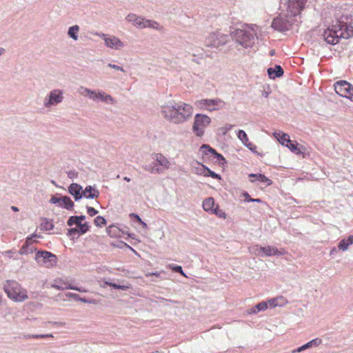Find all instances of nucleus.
<instances>
[{
  "mask_svg": "<svg viewBox=\"0 0 353 353\" xmlns=\"http://www.w3.org/2000/svg\"><path fill=\"white\" fill-rule=\"evenodd\" d=\"M211 213L214 214L219 217L224 216L225 215V213L221 210H219L218 207H216Z\"/></svg>",
  "mask_w": 353,
  "mask_h": 353,
  "instance_id": "49",
  "label": "nucleus"
},
{
  "mask_svg": "<svg viewBox=\"0 0 353 353\" xmlns=\"http://www.w3.org/2000/svg\"><path fill=\"white\" fill-rule=\"evenodd\" d=\"M11 209L13 211H14V212H18L19 211V208L17 207H16V206H14V205L11 207Z\"/></svg>",
  "mask_w": 353,
  "mask_h": 353,
  "instance_id": "59",
  "label": "nucleus"
},
{
  "mask_svg": "<svg viewBox=\"0 0 353 353\" xmlns=\"http://www.w3.org/2000/svg\"><path fill=\"white\" fill-rule=\"evenodd\" d=\"M35 260L38 265L50 268L55 264L57 256L48 251H38L35 254Z\"/></svg>",
  "mask_w": 353,
  "mask_h": 353,
  "instance_id": "8",
  "label": "nucleus"
},
{
  "mask_svg": "<svg viewBox=\"0 0 353 353\" xmlns=\"http://www.w3.org/2000/svg\"><path fill=\"white\" fill-rule=\"evenodd\" d=\"M229 36L221 33L220 32H214L210 33L205 39V45L207 47L219 48L225 45Z\"/></svg>",
  "mask_w": 353,
  "mask_h": 353,
  "instance_id": "5",
  "label": "nucleus"
},
{
  "mask_svg": "<svg viewBox=\"0 0 353 353\" xmlns=\"http://www.w3.org/2000/svg\"><path fill=\"white\" fill-rule=\"evenodd\" d=\"M273 135L281 145L285 146L291 141L288 134L280 130L274 132Z\"/></svg>",
  "mask_w": 353,
  "mask_h": 353,
  "instance_id": "24",
  "label": "nucleus"
},
{
  "mask_svg": "<svg viewBox=\"0 0 353 353\" xmlns=\"http://www.w3.org/2000/svg\"><path fill=\"white\" fill-rule=\"evenodd\" d=\"M65 296L68 298H73L74 299L78 301V299L79 298V295L77 294H74L72 292H68L65 294Z\"/></svg>",
  "mask_w": 353,
  "mask_h": 353,
  "instance_id": "51",
  "label": "nucleus"
},
{
  "mask_svg": "<svg viewBox=\"0 0 353 353\" xmlns=\"http://www.w3.org/2000/svg\"><path fill=\"white\" fill-rule=\"evenodd\" d=\"M139 223L142 225V227L143 228H147V224L145 222L143 221V223Z\"/></svg>",
  "mask_w": 353,
  "mask_h": 353,
  "instance_id": "62",
  "label": "nucleus"
},
{
  "mask_svg": "<svg viewBox=\"0 0 353 353\" xmlns=\"http://www.w3.org/2000/svg\"><path fill=\"white\" fill-rule=\"evenodd\" d=\"M123 179H124L125 181H128V182L130 181V179L129 177H128V176H125V177L123 178Z\"/></svg>",
  "mask_w": 353,
  "mask_h": 353,
  "instance_id": "64",
  "label": "nucleus"
},
{
  "mask_svg": "<svg viewBox=\"0 0 353 353\" xmlns=\"http://www.w3.org/2000/svg\"><path fill=\"white\" fill-rule=\"evenodd\" d=\"M68 192L74 196L76 201L83 198V188L78 183H73L70 184L68 187Z\"/></svg>",
  "mask_w": 353,
  "mask_h": 353,
  "instance_id": "16",
  "label": "nucleus"
},
{
  "mask_svg": "<svg viewBox=\"0 0 353 353\" xmlns=\"http://www.w3.org/2000/svg\"><path fill=\"white\" fill-rule=\"evenodd\" d=\"M106 231L108 235L111 237H117L119 234V228L114 225H110L107 228Z\"/></svg>",
  "mask_w": 353,
  "mask_h": 353,
  "instance_id": "40",
  "label": "nucleus"
},
{
  "mask_svg": "<svg viewBox=\"0 0 353 353\" xmlns=\"http://www.w3.org/2000/svg\"><path fill=\"white\" fill-rule=\"evenodd\" d=\"M282 252L279 251L276 248L272 246L260 247L259 254L263 256H271L276 255H281Z\"/></svg>",
  "mask_w": 353,
  "mask_h": 353,
  "instance_id": "20",
  "label": "nucleus"
},
{
  "mask_svg": "<svg viewBox=\"0 0 353 353\" xmlns=\"http://www.w3.org/2000/svg\"><path fill=\"white\" fill-rule=\"evenodd\" d=\"M32 339H45V334H32Z\"/></svg>",
  "mask_w": 353,
  "mask_h": 353,
  "instance_id": "55",
  "label": "nucleus"
},
{
  "mask_svg": "<svg viewBox=\"0 0 353 353\" xmlns=\"http://www.w3.org/2000/svg\"><path fill=\"white\" fill-rule=\"evenodd\" d=\"M74 290L79 291L80 292H87V290L80 288H78V287H77L76 288H74Z\"/></svg>",
  "mask_w": 353,
  "mask_h": 353,
  "instance_id": "56",
  "label": "nucleus"
},
{
  "mask_svg": "<svg viewBox=\"0 0 353 353\" xmlns=\"http://www.w3.org/2000/svg\"><path fill=\"white\" fill-rule=\"evenodd\" d=\"M268 308V303L265 301H262L257 305H255V307L250 309L249 313L250 314H256L260 311H264Z\"/></svg>",
  "mask_w": 353,
  "mask_h": 353,
  "instance_id": "33",
  "label": "nucleus"
},
{
  "mask_svg": "<svg viewBox=\"0 0 353 353\" xmlns=\"http://www.w3.org/2000/svg\"><path fill=\"white\" fill-rule=\"evenodd\" d=\"M78 93L85 97H88L94 102H99V90H90L88 88L81 86L78 89Z\"/></svg>",
  "mask_w": 353,
  "mask_h": 353,
  "instance_id": "14",
  "label": "nucleus"
},
{
  "mask_svg": "<svg viewBox=\"0 0 353 353\" xmlns=\"http://www.w3.org/2000/svg\"><path fill=\"white\" fill-rule=\"evenodd\" d=\"M143 23H144V28H150L154 30H160V28H161L159 23L153 20L145 19Z\"/></svg>",
  "mask_w": 353,
  "mask_h": 353,
  "instance_id": "36",
  "label": "nucleus"
},
{
  "mask_svg": "<svg viewBox=\"0 0 353 353\" xmlns=\"http://www.w3.org/2000/svg\"><path fill=\"white\" fill-rule=\"evenodd\" d=\"M59 207L71 210L74 207V203L69 196H61V203H60Z\"/></svg>",
  "mask_w": 353,
  "mask_h": 353,
  "instance_id": "29",
  "label": "nucleus"
},
{
  "mask_svg": "<svg viewBox=\"0 0 353 353\" xmlns=\"http://www.w3.org/2000/svg\"><path fill=\"white\" fill-rule=\"evenodd\" d=\"M285 147L289 148L296 154H299L301 153V150L298 148V143L296 141H290L288 144L285 145Z\"/></svg>",
  "mask_w": 353,
  "mask_h": 353,
  "instance_id": "35",
  "label": "nucleus"
},
{
  "mask_svg": "<svg viewBox=\"0 0 353 353\" xmlns=\"http://www.w3.org/2000/svg\"><path fill=\"white\" fill-rule=\"evenodd\" d=\"M107 66L110 68H112L114 70L121 71L123 72H125V70L122 67L119 66V65H115V64L108 63Z\"/></svg>",
  "mask_w": 353,
  "mask_h": 353,
  "instance_id": "48",
  "label": "nucleus"
},
{
  "mask_svg": "<svg viewBox=\"0 0 353 353\" xmlns=\"http://www.w3.org/2000/svg\"><path fill=\"white\" fill-rule=\"evenodd\" d=\"M78 301H81L83 303H88V300L85 298H81L80 296L78 299Z\"/></svg>",
  "mask_w": 353,
  "mask_h": 353,
  "instance_id": "57",
  "label": "nucleus"
},
{
  "mask_svg": "<svg viewBox=\"0 0 353 353\" xmlns=\"http://www.w3.org/2000/svg\"><path fill=\"white\" fill-rule=\"evenodd\" d=\"M33 237H40V236H37L36 234H32L30 236L26 238V242L24 243L30 245L32 243V239Z\"/></svg>",
  "mask_w": 353,
  "mask_h": 353,
  "instance_id": "52",
  "label": "nucleus"
},
{
  "mask_svg": "<svg viewBox=\"0 0 353 353\" xmlns=\"http://www.w3.org/2000/svg\"><path fill=\"white\" fill-rule=\"evenodd\" d=\"M95 35L101 37L104 40L105 46L112 50H119L125 46L124 43L115 36L99 32H96Z\"/></svg>",
  "mask_w": 353,
  "mask_h": 353,
  "instance_id": "11",
  "label": "nucleus"
},
{
  "mask_svg": "<svg viewBox=\"0 0 353 353\" xmlns=\"http://www.w3.org/2000/svg\"><path fill=\"white\" fill-rule=\"evenodd\" d=\"M79 30V27L77 25L72 26L69 28L68 31V36L74 39V41H77L78 39V32Z\"/></svg>",
  "mask_w": 353,
  "mask_h": 353,
  "instance_id": "34",
  "label": "nucleus"
},
{
  "mask_svg": "<svg viewBox=\"0 0 353 353\" xmlns=\"http://www.w3.org/2000/svg\"><path fill=\"white\" fill-rule=\"evenodd\" d=\"M152 158L157 164V167L163 170H168L170 168V163L168 159L161 154H152Z\"/></svg>",
  "mask_w": 353,
  "mask_h": 353,
  "instance_id": "15",
  "label": "nucleus"
},
{
  "mask_svg": "<svg viewBox=\"0 0 353 353\" xmlns=\"http://www.w3.org/2000/svg\"><path fill=\"white\" fill-rule=\"evenodd\" d=\"M250 178H254V179L250 180L251 182H254L255 181H259L261 183H266L268 185H270L272 184V181L269 179L268 177H266L263 174H249Z\"/></svg>",
  "mask_w": 353,
  "mask_h": 353,
  "instance_id": "26",
  "label": "nucleus"
},
{
  "mask_svg": "<svg viewBox=\"0 0 353 353\" xmlns=\"http://www.w3.org/2000/svg\"><path fill=\"white\" fill-rule=\"evenodd\" d=\"M336 92L353 102V86L346 81H339L334 85Z\"/></svg>",
  "mask_w": 353,
  "mask_h": 353,
  "instance_id": "7",
  "label": "nucleus"
},
{
  "mask_svg": "<svg viewBox=\"0 0 353 353\" xmlns=\"http://www.w3.org/2000/svg\"><path fill=\"white\" fill-rule=\"evenodd\" d=\"M161 112L168 121L179 124L188 121L193 113V108L190 104L183 101H172L161 107Z\"/></svg>",
  "mask_w": 353,
  "mask_h": 353,
  "instance_id": "1",
  "label": "nucleus"
},
{
  "mask_svg": "<svg viewBox=\"0 0 353 353\" xmlns=\"http://www.w3.org/2000/svg\"><path fill=\"white\" fill-rule=\"evenodd\" d=\"M252 202H257V203H261L262 201L260 199H253Z\"/></svg>",
  "mask_w": 353,
  "mask_h": 353,
  "instance_id": "61",
  "label": "nucleus"
},
{
  "mask_svg": "<svg viewBox=\"0 0 353 353\" xmlns=\"http://www.w3.org/2000/svg\"><path fill=\"white\" fill-rule=\"evenodd\" d=\"M41 230L50 231L54 228V224L52 220H49L46 218L42 219V222L40 225Z\"/></svg>",
  "mask_w": 353,
  "mask_h": 353,
  "instance_id": "32",
  "label": "nucleus"
},
{
  "mask_svg": "<svg viewBox=\"0 0 353 353\" xmlns=\"http://www.w3.org/2000/svg\"><path fill=\"white\" fill-rule=\"evenodd\" d=\"M243 196L244 197V201L245 202H252L253 201V199L251 198V196L247 192L243 193Z\"/></svg>",
  "mask_w": 353,
  "mask_h": 353,
  "instance_id": "50",
  "label": "nucleus"
},
{
  "mask_svg": "<svg viewBox=\"0 0 353 353\" xmlns=\"http://www.w3.org/2000/svg\"><path fill=\"white\" fill-rule=\"evenodd\" d=\"M211 119L202 114H196L194 117V121L192 126L194 132L198 137H202L204 134V129L209 125Z\"/></svg>",
  "mask_w": 353,
  "mask_h": 353,
  "instance_id": "6",
  "label": "nucleus"
},
{
  "mask_svg": "<svg viewBox=\"0 0 353 353\" xmlns=\"http://www.w3.org/2000/svg\"><path fill=\"white\" fill-rule=\"evenodd\" d=\"M237 137L243 143V144L245 146H246L249 150L253 151L256 148V146L254 145L249 142L248 135L244 130H239L237 132Z\"/></svg>",
  "mask_w": 353,
  "mask_h": 353,
  "instance_id": "21",
  "label": "nucleus"
},
{
  "mask_svg": "<svg viewBox=\"0 0 353 353\" xmlns=\"http://www.w3.org/2000/svg\"><path fill=\"white\" fill-rule=\"evenodd\" d=\"M130 216L134 217L135 220L137 222L143 223V221L141 220V219L140 218V216L139 215L132 213L130 214Z\"/></svg>",
  "mask_w": 353,
  "mask_h": 353,
  "instance_id": "54",
  "label": "nucleus"
},
{
  "mask_svg": "<svg viewBox=\"0 0 353 353\" xmlns=\"http://www.w3.org/2000/svg\"><path fill=\"white\" fill-rule=\"evenodd\" d=\"M58 195V194L52 195L49 202L52 204H57L59 207V204L61 203V197H59Z\"/></svg>",
  "mask_w": 353,
  "mask_h": 353,
  "instance_id": "45",
  "label": "nucleus"
},
{
  "mask_svg": "<svg viewBox=\"0 0 353 353\" xmlns=\"http://www.w3.org/2000/svg\"><path fill=\"white\" fill-rule=\"evenodd\" d=\"M99 101L108 104H114L115 103L114 98L111 95L101 90H99Z\"/></svg>",
  "mask_w": 353,
  "mask_h": 353,
  "instance_id": "27",
  "label": "nucleus"
},
{
  "mask_svg": "<svg viewBox=\"0 0 353 353\" xmlns=\"http://www.w3.org/2000/svg\"><path fill=\"white\" fill-rule=\"evenodd\" d=\"M203 208L206 212H212L214 208V200L212 197L205 199L203 202Z\"/></svg>",
  "mask_w": 353,
  "mask_h": 353,
  "instance_id": "31",
  "label": "nucleus"
},
{
  "mask_svg": "<svg viewBox=\"0 0 353 353\" xmlns=\"http://www.w3.org/2000/svg\"><path fill=\"white\" fill-rule=\"evenodd\" d=\"M268 74L272 79L276 77H280L283 74V70L279 65H276L274 68H270L268 69Z\"/></svg>",
  "mask_w": 353,
  "mask_h": 353,
  "instance_id": "23",
  "label": "nucleus"
},
{
  "mask_svg": "<svg viewBox=\"0 0 353 353\" xmlns=\"http://www.w3.org/2000/svg\"><path fill=\"white\" fill-rule=\"evenodd\" d=\"M34 251V248L30 246V245L28 243H24L23 246L19 250L20 254H28L32 253Z\"/></svg>",
  "mask_w": 353,
  "mask_h": 353,
  "instance_id": "38",
  "label": "nucleus"
},
{
  "mask_svg": "<svg viewBox=\"0 0 353 353\" xmlns=\"http://www.w3.org/2000/svg\"><path fill=\"white\" fill-rule=\"evenodd\" d=\"M200 174H203L205 176H211L213 179H221V176L219 174H216L214 172L212 171L204 165H201V168L200 169Z\"/></svg>",
  "mask_w": 353,
  "mask_h": 353,
  "instance_id": "28",
  "label": "nucleus"
},
{
  "mask_svg": "<svg viewBox=\"0 0 353 353\" xmlns=\"http://www.w3.org/2000/svg\"><path fill=\"white\" fill-rule=\"evenodd\" d=\"M283 296L277 297V298L270 299L268 301V303L272 307H276V306H282L283 303H279V301H283Z\"/></svg>",
  "mask_w": 353,
  "mask_h": 353,
  "instance_id": "41",
  "label": "nucleus"
},
{
  "mask_svg": "<svg viewBox=\"0 0 353 353\" xmlns=\"http://www.w3.org/2000/svg\"><path fill=\"white\" fill-rule=\"evenodd\" d=\"M73 225H76V228H79L78 230L81 234L86 233L90 229V225L86 222L82 223L81 221H78V222L75 221V223H73Z\"/></svg>",
  "mask_w": 353,
  "mask_h": 353,
  "instance_id": "37",
  "label": "nucleus"
},
{
  "mask_svg": "<svg viewBox=\"0 0 353 353\" xmlns=\"http://www.w3.org/2000/svg\"><path fill=\"white\" fill-rule=\"evenodd\" d=\"M291 24L290 22L283 18L277 17L274 19L272 23V27L279 32H285L290 29Z\"/></svg>",
  "mask_w": 353,
  "mask_h": 353,
  "instance_id": "13",
  "label": "nucleus"
},
{
  "mask_svg": "<svg viewBox=\"0 0 353 353\" xmlns=\"http://www.w3.org/2000/svg\"><path fill=\"white\" fill-rule=\"evenodd\" d=\"M48 337L52 338L53 335L52 334H45V338H48Z\"/></svg>",
  "mask_w": 353,
  "mask_h": 353,
  "instance_id": "63",
  "label": "nucleus"
},
{
  "mask_svg": "<svg viewBox=\"0 0 353 353\" xmlns=\"http://www.w3.org/2000/svg\"><path fill=\"white\" fill-rule=\"evenodd\" d=\"M77 228H71L68 230V236H73L75 235H77L78 236L80 235H82L83 234L80 233V231L78 230Z\"/></svg>",
  "mask_w": 353,
  "mask_h": 353,
  "instance_id": "43",
  "label": "nucleus"
},
{
  "mask_svg": "<svg viewBox=\"0 0 353 353\" xmlns=\"http://www.w3.org/2000/svg\"><path fill=\"white\" fill-rule=\"evenodd\" d=\"M3 290L8 296L15 301L22 302L28 299L26 290L22 288L15 281H6L3 285Z\"/></svg>",
  "mask_w": 353,
  "mask_h": 353,
  "instance_id": "3",
  "label": "nucleus"
},
{
  "mask_svg": "<svg viewBox=\"0 0 353 353\" xmlns=\"http://www.w3.org/2000/svg\"><path fill=\"white\" fill-rule=\"evenodd\" d=\"M78 175L77 172L76 171H70L68 172V176L70 179H73L74 177H77Z\"/></svg>",
  "mask_w": 353,
  "mask_h": 353,
  "instance_id": "53",
  "label": "nucleus"
},
{
  "mask_svg": "<svg viewBox=\"0 0 353 353\" xmlns=\"http://www.w3.org/2000/svg\"><path fill=\"white\" fill-rule=\"evenodd\" d=\"M352 34L353 27L347 26L345 22L338 21L324 31L323 37L327 43L335 45L339 42L341 38L347 39Z\"/></svg>",
  "mask_w": 353,
  "mask_h": 353,
  "instance_id": "2",
  "label": "nucleus"
},
{
  "mask_svg": "<svg viewBox=\"0 0 353 353\" xmlns=\"http://www.w3.org/2000/svg\"><path fill=\"white\" fill-rule=\"evenodd\" d=\"M82 194L83 197L93 199L99 196V191L94 186L88 185L83 190Z\"/></svg>",
  "mask_w": 353,
  "mask_h": 353,
  "instance_id": "19",
  "label": "nucleus"
},
{
  "mask_svg": "<svg viewBox=\"0 0 353 353\" xmlns=\"http://www.w3.org/2000/svg\"><path fill=\"white\" fill-rule=\"evenodd\" d=\"M85 219V215L71 216L68 219V220L67 221V224L69 226H72V225H73V223H75V221L78 222V221H79L82 222Z\"/></svg>",
  "mask_w": 353,
  "mask_h": 353,
  "instance_id": "39",
  "label": "nucleus"
},
{
  "mask_svg": "<svg viewBox=\"0 0 353 353\" xmlns=\"http://www.w3.org/2000/svg\"><path fill=\"white\" fill-rule=\"evenodd\" d=\"M307 0H289L288 8L294 14L299 12L304 8Z\"/></svg>",
  "mask_w": 353,
  "mask_h": 353,
  "instance_id": "17",
  "label": "nucleus"
},
{
  "mask_svg": "<svg viewBox=\"0 0 353 353\" xmlns=\"http://www.w3.org/2000/svg\"><path fill=\"white\" fill-rule=\"evenodd\" d=\"M353 244V235H350L347 239H343L338 244L340 250L346 251L350 245Z\"/></svg>",
  "mask_w": 353,
  "mask_h": 353,
  "instance_id": "25",
  "label": "nucleus"
},
{
  "mask_svg": "<svg viewBox=\"0 0 353 353\" xmlns=\"http://www.w3.org/2000/svg\"><path fill=\"white\" fill-rule=\"evenodd\" d=\"M6 50L3 48H0V56L4 54Z\"/></svg>",
  "mask_w": 353,
  "mask_h": 353,
  "instance_id": "60",
  "label": "nucleus"
},
{
  "mask_svg": "<svg viewBox=\"0 0 353 353\" xmlns=\"http://www.w3.org/2000/svg\"><path fill=\"white\" fill-rule=\"evenodd\" d=\"M144 18L141 16H137L135 14L130 13L126 17V20L132 23L133 26L138 28H144Z\"/></svg>",
  "mask_w": 353,
  "mask_h": 353,
  "instance_id": "18",
  "label": "nucleus"
},
{
  "mask_svg": "<svg viewBox=\"0 0 353 353\" xmlns=\"http://www.w3.org/2000/svg\"><path fill=\"white\" fill-rule=\"evenodd\" d=\"M171 268L172 270L175 272H177V273H180L181 274L185 276V273L183 272V269H182V267L180 266V265H172L171 266Z\"/></svg>",
  "mask_w": 353,
  "mask_h": 353,
  "instance_id": "46",
  "label": "nucleus"
},
{
  "mask_svg": "<svg viewBox=\"0 0 353 353\" xmlns=\"http://www.w3.org/2000/svg\"><path fill=\"white\" fill-rule=\"evenodd\" d=\"M106 284L109 285L110 287L113 288L114 289H118V290H125L128 288V286L123 285H118L112 282H106Z\"/></svg>",
  "mask_w": 353,
  "mask_h": 353,
  "instance_id": "44",
  "label": "nucleus"
},
{
  "mask_svg": "<svg viewBox=\"0 0 353 353\" xmlns=\"http://www.w3.org/2000/svg\"><path fill=\"white\" fill-rule=\"evenodd\" d=\"M232 39L243 48H250L255 43L256 36L253 30L236 29L231 33Z\"/></svg>",
  "mask_w": 353,
  "mask_h": 353,
  "instance_id": "4",
  "label": "nucleus"
},
{
  "mask_svg": "<svg viewBox=\"0 0 353 353\" xmlns=\"http://www.w3.org/2000/svg\"><path fill=\"white\" fill-rule=\"evenodd\" d=\"M200 152L205 155L210 154V157H212L213 159H214L215 162L219 165H224L226 163V160L223 156L218 153L214 148H211L208 145H202L200 148Z\"/></svg>",
  "mask_w": 353,
  "mask_h": 353,
  "instance_id": "12",
  "label": "nucleus"
},
{
  "mask_svg": "<svg viewBox=\"0 0 353 353\" xmlns=\"http://www.w3.org/2000/svg\"><path fill=\"white\" fill-rule=\"evenodd\" d=\"M143 168L152 174H160L162 172V169L157 167V164L154 161L152 163L143 165Z\"/></svg>",
  "mask_w": 353,
  "mask_h": 353,
  "instance_id": "30",
  "label": "nucleus"
},
{
  "mask_svg": "<svg viewBox=\"0 0 353 353\" xmlns=\"http://www.w3.org/2000/svg\"><path fill=\"white\" fill-rule=\"evenodd\" d=\"M87 208V212L88 214L90 216H95L97 214H98V210H95L94 208L92 207H89V206H87L86 207Z\"/></svg>",
  "mask_w": 353,
  "mask_h": 353,
  "instance_id": "47",
  "label": "nucleus"
},
{
  "mask_svg": "<svg viewBox=\"0 0 353 353\" xmlns=\"http://www.w3.org/2000/svg\"><path fill=\"white\" fill-rule=\"evenodd\" d=\"M94 223L96 226L102 227L106 224V220L103 216H98L94 219Z\"/></svg>",
  "mask_w": 353,
  "mask_h": 353,
  "instance_id": "42",
  "label": "nucleus"
},
{
  "mask_svg": "<svg viewBox=\"0 0 353 353\" xmlns=\"http://www.w3.org/2000/svg\"><path fill=\"white\" fill-rule=\"evenodd\" d=\"M63 99V91L60 89L51 90L46 97L43 101V105L46 108L56 106L61 103Z\"/></svg>",
  "mask_w": 353,
  "mask_h": 353,
  "instance_id": "9",
  "label": "nucleus"
},
{
  "mask_svg": "<svg viewBox=\"0 0 353 353\" xmlns=\"http://www.w3.org/2000/svg\"><path fill=\"white\" fill-rule=\"evenodd\" d=\"M322 343V340L319 338H316L304 344L303 345L298 347L297 349L292 351V353L301 352L303 350L309 349L313 346H319Z\"/></svg>",
  "mask_w": 353,
  "mask_h": 353,
  "instance_id": "22",
  "label": "nucleus"
},
{
  "mask_svg": "<svg viewBox=\"0 0 353 353\" xmlns=\"http://www.w3.org/2000/svg\"><path fill=\"white\" fill-rule=\"evenodd\" d=\"M77 288V287L73 286V285H68V286H65V288H66V289H71V290H74V288Z\"/></svg>",
  "mask_w": 353,
  "mask_h": 353,
  "instance_id": "58",
  "label": "nucleus"
},
{
  "mask_svg": "<svg viewBox=\"0 0 353 353\" xmlns=\"http://www.w3.org/2000/svg\"><path fill=\"white\" fill-rule=\"evenodd\" d=\"M197 106L201 108H204L206 110L212 112L222 108L225 103L221 99H201L196 102Z\"/></svg>",
  "mask_w": 353,
  "mask_h": 353,
  "instance_id": "10",
  "label": "nucleus"
}]
</instances>
